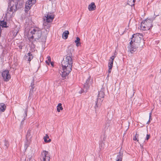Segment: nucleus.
<instances>
[{"label": "nucleus", "mask_w": 161, "mask_h": 161, "mask_svg": "<svg viewBox=\"0 0 161 161\" xmlns=\"http://www.w3.org/2000/svg\"><path fill=\"white\" fill-rule=\"evenodd\" d=\"M28 112V109L26 108L25 111V114L24 115V120H25L26 119V117L27 116V114Z\"/></svg>", "instance_id": "c756f323"}, {"label": "nucleus", "mask_w": 161, "mask_h": 161, "mask_svg": "<svg viewBox=\"0 0 161 161\" xmlns=\"http://www.w3.org/2000/svg\"><path fill=\"white\" fill-rule=\"evenodd\" d=\"M34 91V90H30V93H29V98L31 96L33 95V94L34 93V92H33Z\"/></svg>", "instance_id": "473e14b6"}, {"label": "nucleus", "mask_w": 161, "mask_h": 161, "mask_svg": "<svg viewBox=\"0 0 161 161\" xmlns=\"http://www.w3.org/2000/svg\"><path fill=\"white\" fill-rule=\"evenodd\" d=\"M33 0H29L26 2V3L28 4V5H31V7L33 4L35 3H33Z\"/></svg>", "instance_id": "bb28decb"}, {"label": "nucleus", "mask_w": 161, "mask_h": 161, "mask_svg": "<svg viewBox=\"0 0 161 161\" xmlns=\"http://www.w3.org/2000/svg\"><path fill=\"white\" fill-rule=\"evenodd\" d=\"M6 107L3 103H0V110L1 112H4L6 109Z\"/></svg>", "instance_id": "f3484780"}, {"label": "nucleus", "mask_w": 161, "mask_h": 161, "mask_svg": "<svg viewBox=\"0 0 161 161\" xmlns=\"http://www.w3.org/2000/svg\"><path fill=\"white\" fill-rule=\"evenodd\" d=\"M126 32V30L125 29V31L124 32V33H125V32Z\"/></svg>", "instance_id": "5fc2aeb1"}, {"label": "nucleus", "mask_w": 161, "mask_h": 161, "mask_svg": "<svg viewBox=\"0 0 161 161\" xmlns=\"http://www.w3.org/2000/svg\"><path fill=\"white\" fill-rule=\"evenodd\" d=\"M24 3L23 0H8L7 13L10 14L9 12H15L20 9L23 7Z\"/></svg>", "instance_id": "7ed1b4c3"}, {"label": "nucleus", "mask_w": 161, "mask_h": 161, "mask_svg": "<svg viewBox=\"0 0 161 161\" xmlns=\"http://www.w3.org/2000/svg\"><path fill=\"white\" fill-rule=\"evenodd\" d=\"M30 33L32 34L31 36L28 37L29 40L33 39L34 40L33 42H46L47 35V34L44 35L42 33V31L39 28L36 27L31 30Z\"/></svg>", "instance_id": "f03ea898"}, {"label": "nucleus", "mask_w": 161, "mask_h": 161, "mask_svg": "<svg viewBox=\"0 0 161 161\" xmlns=\"http://www.w3.org/2000/svg\"><path fill=\"white\" fill-rule=\"evenodd\" d=\"M48 152L46 151H43L42 154V156L41 160H43L42 161H49L50 157L49 155L48 154Z\"/></svg>", "instance_id": "9b49d317"}, {"label": "nucleus", "mask_w": 161, "mask_h": 161, "mask_svg": "<svg viewBox=\"0 0 161 161\" xmlns=\"http://www.w3.org/2000/svg\"><path fill=\"white\" fill-rule=\"evenodd\" d=\"M108 76H109V75H108V76H107L108 77Z\"/></svg>", "instance_id": "13d9d810"}, {"label": "nucleus", "mask_w": 161, "mask_h": 161, "mask_svg": "<svg viewBox=\"0 0 161 161\" xmlns=\"http://www.w3.org/2000/svg\"><path fill=\"white\" fill-rule=\"evenodd\" d=\"M155 17H156L149 19L147 18V19L144 20H146L145 24L146 25V26H144V28H146L144 29L145 30H149L152 28L153 27V25L152 24L153 21L155 19Z\"/></svg>", "instance_id": "0eeeda50"}, {"label": "nucleus", "mask_w": 161, "mask_h": 161, "mask_svg": "<svg viewBox=\"0 0 161 161\" xmlns=\"http://www.w3.org/2000/svg\"><path fill=\"white\" fill-rule=\"evenodd\" d=\"M50 63H51V65L52 66H53V65H54V63L53 62H50Z\"/></svg>", "instance_id": "de8ad7c7"}, {"label": "nucleus", "mask_w": 161, "mask_h": 161, "mask_svg": "<svg viewBox=\"0 0 161 161\" xmlns=\"http://www.w3.org/2000/svg\"><path fill=\"white\" fill-rule=\"evenodd\" d=\"M31 153H28L27 156V158H28L30 160L32 158V154Z\"/></svg>", "instance_id": "7c9ffc66"}, {"label": "nucleus", "mask_w": 161, "mask_h": 161, "mask_svg": "<svg viewBox=\"0 0 161 161\" xmlns=\"http://www.w3.org/2000/svg\"><path fill=\"white\" fill-rule=\"evenodd\" d=\"M0 30H1V27H0Z\"/></svg>", "instance_id": "4d7b16f0"}, {"label": "nucleus", "mask_w": 161, "mask_h": 161, "mask_svg": "<svg viewBox=\"0 0 161 161\" xmlns=\"http://www.w3.org/2000/svg\"><path fill=\"white\" fill-rule=\"evenodd\" d=\"M110 62H109L108 63V67H110V69L111 68H112L113 66V60H110Z\"/></svg>", "instance_id": "c85d7f7f"}, {"label": "nucleus", "mask_w": 161, "mask_h": 161, "mask_svg": "<svg viewBox=\"0 0 161 161\" xmlns=\"http://www.w3.org/2000/svg\"><path fill=\"white\" fill-rule=\"evenodd\" d=\"M108 68H109V69L108 70V74H109V73H111V70H112V68H111L110 69V67H108Z\"/></svg>", "instance_id": "58836bf2"}, {"label": "nucleus", "mask_w": 161, "mask_h": 161, "mask_svg": "<svg viewBox=\"0 0 161 161\" xmlns=\"http://www.w3.org/2000/svg\"><path fill=\"white\" fill-rule=\"evenodd\" d=\"M92 80L91 79V76H89L84 84L83 88L81 89V91L79 92V93L81 94L87 92L89 89L90 86L92 84Z\"/></svg>", "instance_id": "39448f33"}, {"label": "nucleus", "mask_w": 161, "mask_h": 161, "mask_svg": "<svg viewBox=\"0 0 161 161\" xmlns=\"http://www.w3.org/2000/svg\"><path fill=\"white\" fill-rule=\"evenodd\" d=\"M33 81L32 82H31V86H34V80H33Z\"/></svg>", "instance_id": "4c0bfd02"}, {"label": "nucleus", "mask_w": 161, "mask_h": 161, "mask_svg": "<svg viewBox=\"0 0 161 161\" xmlns=\"http://www.w3.org/2000/svg\"><path fill=\"white\" fill-rule=\"evenodd\" d=\"M132 0H128V4L131 7L135 6V3H132Z\"/></svg>", "instance_id": "cd10ccee"}, {"label": "nucleus", "mask_w": 161, "mask_h": 161, "mask_svg": "<svg viewBox=\"0 0 161 161\" xmlns=\"http://www.w3.org/2000/svg\"><path fill=\"white\" fill-rule=\"evenodd\" d=\"M31 7L30 5H28V4H26V3H25V8L29 10L30 9Z\"/></svg>", "instance_id": "2f4dec72"}, {"label": "nucleus", "mask_w": 161, "mask_h": 161, "mask_svg": "<svg viewBox=\"0 0 161 161\" xmlns=\"http://www.w3.org/2000/svg\"><path fill=\"white\" fill-rule=\"evenodd\" d=\"M160 142L161 143V137L160 138Z\"/></svg>", "instance_id": "6e6d98bb"}, {"label": "nucleus", "mask_w": 161, "mask_h": 161, "mask_svg": "<svg viewBox=\"0 0 161 161\" xmlns=\"http://www.w3.org/2000/svg\"><path fill=\"white\" fill-rule=\"evenodd\" d=\"M69 59L66 57L64 58L61 63L63 71L61 72L62 74H60V75H61L63 80L66 78V77L72 70V59L71 60Z\"/></svg>", "instance_id": "f257e3e1"}, {"label": "nucleus", "mask_w": 161, "mask_h": 161, "mask_svg": "<svg viewBox=\"0 0 161 161\" xmlns=\"http://www.w3.org/2000/svg\"><path fill=\"white\" fill-rule=\"evenodd\" d=\"M31 130H28V131L27 132V134L26 135V140L27 141L29 139V138L30 137L31 138Z\"/></svg>", "instance_id": "393cba45"}, {"label": "nucleus", "mask_w": 161, "mask_h": 161, "mask_svg": "<svg viewBox=\"0 0 161 161\" xmlns=\"http://www.w3.org/2000/svg\"><path fill=\"white\" fill-rule=\"evenodd\" d=\"M123 157V153L119 152V154L117 155L116 161H122Z\"/></svg>", "instance_id": "a211bd4d"}, {"label": "nucleus", "mask_w": 161, "mask_h": 161, "mask_svg": "<svg viewBox=\"0 0 161 161\" xmlns=\"http://www.w3.org/2000/svg\"><path fill=\"white\" fill-rule=\"evenodd\" d=\"M146 20H143L141 22V24L140 25V27L142 28V29L143 31H145V28H144V26H146V25L145 24Z\"/></svg>", "instance_id": "412c9836"}, {"label": "nucleus", "mask_w": 161, "mask_h": 161, "mask_svg": "<svg viewBox=\"0 0 161 161\" xmlns=\"http://www.w3.org/2000/svg\"><path fill=\"white\" fill-rule=\"evenodd\" d=\"M50 62H49L48 61H47V60H46V63L47 64H48V65H49L50 64H49V63Z\"/></svg>", "instance_id": "37998d69"}, {"label": "nucleus", "mask_w": 161, "mask_h": 161, "mask_svg": "<svg viewBox=\"0 0 161 161\" xmlns=\"http://www.w3.org/2000/svg\"><path fill=\"white\" fill-rule=\"evenodd\" d=\"M142 34H140V33H136L133 34L131 38V40H132L133 42H136L139 44V43L141 42V39L143 38Z\"/></svg>", "instance_id": "423d86ee"}, {"label": "nucleus", "mask_w": 161, "mask_h": 161, "mask_svg": "<svg viewBox=\"0 0 161 161\" xmlns=\"http://www.w3.org/2000/svg\"><path fill=\"white\" fill-rule=\"evenodd\" d=\"M24 119L22 120L21 122V125H20V127L21 128L22 127V126H21V125H23V123H24Z\"/></svg>", "instance_id": "a19ab883"}, {"label": "nucleus", "mask_w": 161, "mask_h": 161, "mask_svg": "<svg viewBox=\"0 0 161 161\" xmlns=\"http://www.w3.org/2000/svg\"><path fill=\"white\" fill-rule=\"evenodd\" d=\"M74 51V49L72 48H68L67 51V54L66 57H67L69 58V59L71 60H72V59L71 57L72 56V53Z\"/></svg>", "instance_id": "4468645a"}, {"label": "nucleus", "mask_w": 161, "mask_h": 161, "mask_svg": "<svg viewBox=\"0 0 161 161\" xmlns=\"http://www.w3.org/2000/svg\"><path fill=\"white\" fill-rule=\"evenodd\" d=\"M115 56H112L111 57L110 59L111 60H113V61H114V58H115Z\"/></svg>", "instance_id": "e433bc0d"}, {"label": "nucleus", "mask_w": 161, "mask_h": 161, "mask_svg": "<svg viewBox=\"0 0 161 161\" xmlns=\"http://www.w3.org/2000/svg\"><path fill=\"white\" fill-rule=\"evenodd\" d=\"M104 95L105 94L103 91L101 90L98 92L97 95L98 98L97 101H95V105L94 106L96 113H97L100 108L102 103L103 101V99H102V98H103L104 97Z\"/></svg>", "instance_id": "20e7f679"}, {"label": "nucleus", "mask_w": 161, "mask_h": 161, "mask_svg": "<svg viewBox=\"0 0 161 161\" xmlns=\"http://www.w3.org/2000/svg\"><path fill=\"white\" fill-rule=\"evenodd\" d=\"M19 48L20 49H21L22 48V46L21 45H19Z\"/></svg>", "instance_id": "8fccbe9b"}, {"label": "nucleus", "mask_w": 161, "mask_h": 161, "mask_svg": "<svg viewBox=\"0 0 161 161\" xmlns=\"http://www.w3.org/2000/svg\"><path fill=\"white\" fill-rule=\"evenodd\" d=\"M80 38L78 37H77L76 40L75 41V42L76 43V45L77 47L80 46Z\"/></svg>", "instance_id": "b1692460"}, {"label": "nucleus", "mask_w": 161, "mask_h": 161, "mask_svg": "<svg viewBox=\"0 0 161 161\" xmlns=\"http://www.w3.org/2000/svg\"><path fill=\"white\" fill-rule=\"evenodd\" d=\"M150 137V134H147L146 135V137L145 139V140L148 141Z\"/></svg>", "instance_id": "72a5a7b5"}, {"label": "nucleus", "mask_w": 161, "mask_h": 161, "mask_svg": "<svg viewBox=\"0 0 161 161\" xmlns=\"http://www.w3.org/2000/svg\"><path fill=\"white\" fill-rule=\"evenodd\" d=\"M43 139L44 142L46 143H49L51 141V139L49 138L48 135L47 134H46L45 136L44 137Z\"/></svg>", "instance_id": "6ab92c4d"}, {"label": "nucleus", "mask_w": 161, "mask_h": 161, "mask_svg": "<svg viewBox=\"0 0 161 161\" xmlns=\"http://www.w3.org/2000/svg\"><path fill=\"white\" fill-rule=\"evenodd\" d=\"M5 17H4V19L2 20H0V27L2 28H7L9 27V24L7 22L8 21L7 19H5Z\"/></svg>", "instance_id": "f8f14e48"}, {"label": "nucleus", "mask_w": 161, "mask_h": 161, "mask_svg": "<svg viewBox=\"0 0 161 161\" xmlns=\"http://www.w3.org/2000/svg\"><path fill=\"white\" fill-rule=\"evenodd\" d=\"M3 142H4V145L3 146V147L5 148V149L7 148L9 146V144L8 143V141L6 140V139H5L4 140Z\"/></svg>", "instance_id": "5701e85b"}, {"label": "nucleus", "mask_w": 161, "mask_h": 161, "mask_svg": "<svg viewBox=\"0 0 161 161\" xmlns=\"http://www.w3.org/2000/svg\"><path fill=\"white\" fill-rule=\"evenodd\" d=\"M117 54V53L115 51V52L114 53V54L113 56H115V57H116V55Z\"/></svg>", "instance_id": "79ce46f5"}, {"label": "nucleus", "mask_w": 161, "mask_h": 161, "mask_svg": "<svg viewBox=\"0 0 161 161\" xmlns=\"http://www.w3.org/2000/svg\"><path fill=\"white\" fill-rule=\"evenodd\" d=\"M138 45L137 43L133 42L132 40H131L130 42V44L127 47L130 52L131 53H133L136 51L137 48H138Z\"/></svg>", "instance_id": "6e6552de"}, {"label": "nucleus", "mask_w": 161, "mask_h": 161, "mask_svg": "<svg viewBox=\"0 0 161 161\" xmlns=\"http://www.w3.org/2000/svg\"><path fill=\"white\" fill-rule=\"evenodd\" d=\"M151 122V121L150 120H149L148 121L147 123V124H149Z\"/></svg>", "instance_id": "a18cd8bd"}, {"label": "nucleus", "mask_w": 161, "mask_h": 161, "mask_svg": "<svg viewBox=\"0 0 161 161\" xmlns=\"http://www.w3.org/2000/svg\"><path fill=\"white\" fill-rule=\"evenodd\" d=\"M138 136H139V135L138 134H137V133H136L135 135V136H136V137H137V138H138Z\"/></svg>", "instance_id": "09e8293b"}, {"label": "nucleus", "mask_w": 161, "mask_h": 161, "mask_svg": "<svg viewBox=\"0 0 161 161\" xmlns=\"http://www.w3.org/2000/svg\"><path fill=\"white\" fill-rule=\"evenodd\" d=\"M35 86H31V88H30V90H34V88Z\"/></svg>", "instance_id": "c03bdc74"}, {"label": "nucleus", "mask_w": 161, "mask_h": 161, "mask_svg": "<svg viewBox=\"0 0 161 161\" xmlns=\"http://www.w3.org/2000/svg\"><path fill=\"white\" fill-rule=\"evenodd\" d=\"M47 58H48V60L49 62H51V58L50 56H48L47 57Z\"/></svg>", "instance_id": "ea45409f"}, {"label": "nucleus", "mask_w": 161, "mask_h": 161, "mask_svg": "<svg viewBox=\"0 0 161 161\" xmlns=\"http://www.w3.org/2000/svg\"><path fill=\"white\" fill-rule=\"evenodd\" d=\"M57 111L58 112H60L61 110H63V108L62 106V104L61 103H59L57 107Z\"/></svg>", "instance_id": "4be33fe9"}, {"label": "nucleus", "mask_w": 161, "mask_h": 161, "mask_svg": "<svg viewBox=\"0 0 161 161\" xmlns=\"http://www.w3.org/2000/svg\"><path fill=\"white\" fill-rule=\"evenodd\" d=\"M33 3H35L36 2V0H33Z\"/></svg>", "instance_id": "864d4df0"}, {"label": "nucleus", "mask_w": 161, "mask_h": 161, "mask_svg": "<svg viewBox=\"0 0 161 161\" xmlns=\"http://www.w3.org/2000/svg\"><path fill=\"white\" fill-rule=\"evenodd\" d=\"M106 138L105 137V135H103V141H101V142H100V143H99V145H100L99 147L100 148L101 150V148H100V147H101L100 145H101V147H102L103 144V145H104V143L103 142V141H104L105 140V139H106Z\"/></svg>", "instance_id": "a878e982"}, {"label": "nucleus", "mask_w": 161, "mask_h": 161, "mask_svg": "<svg viewBox=\"0 0 161 161\" xmlns=\"http://www.w3.org/2000/svg\"><path fill=\"white\" fill-rule=\"evenodd\" d=\"M33 56L32 54L31 53V52H29L28 53L27 55H25L24 57V58L25 60H27L29 63H30L31 60L33 59Z\"/></svg>", "instance_id": "ddd939ff"}, {"label": "nucleus", "mask_w": 161, "mask_h": 161, "mask_svg": "<svg viewBox=\"0 0 161 161\" xmlns=\"http://www.w3.org/2000/svg\"><path fill=\"white\" fill-rule=\"evenodd\" d=\"M29 10L25 8V13H27Z\"/></svg>", "instance_id": "49530a36"}, {"label": "nucleus", "mask_w": 161, "mask_h": 161, "mask_svg": "<svg viewBox=\"0 0 161 161\" xmlns=\"http://www.w3.org/2000/svg\"><path fill=\"white\" fill-rule=\"evenodd\" d=\"M141 145V147H142V150H143V145H142V146L141 145Z\"/></svg>", "instance_id": "603ef678"}, {"label": "nucleus", "mask_w": 161, "mask_h": 161, "mask_svg": "<svg viewBox=\"0 0 161 161\" xmlns=\"http://www.w3.org/2000/svg\"><path fill=\"white\" fill-rule=\"evenodd\" d=\"M133 140L134 141H137V142L139 141L138 140V138L136 137V136H135L133 139Z\"/></svg>", "instance_id": "c9c22d12"}, {"label": "nucleus", "mask_w": 161, "mask_h": 161, "mask_svg": "<svg viewBox=\"0 0 161 161\" xmlns=\"http://www.w3.org/2000/svg\"><path fill=\"white\" fill-rule=\"evenodd\" d=\"M2 76L4 80L6 82L8 81L11 77V75L9 74V70L7 69L5 70L2 72Z\"/></svg>", "instance_id": "1a4fd4ad"}, {"label": "nucleus", "mask_w": 161, "mask_h": 161, "mask_svg": "<svg viewBox=\"0 0 161 161\" xmlns=\"http://www.w3.org/2000/svg\"><path fill=\"white\" fill-rule=\"evenodd\" d=\"M69 34V32L68 31H65L63 33L62 37L63 39H67Z\"/></svg>", "instance_id": "aec40b11"}, {"label": "nucleus", "mask_w": 161, "mask_h": 161, "mask_svg": "<svg viewBox=\"0 0 161 161\" xmlns=\"http://www.w3.org/2000/svg\"><path fill=\"white\" fill-rule=\"evenodd\" d=\"M48 23L46 21H45L43 23V26H44V28L47 32V34L48 32H49V28L51 26V25L48 24Z\"/></svg>", "instance_id": "2eb2a0df"}, {"label": "nucleus", "mask_w": 161, "mask_h": 161, "mask_svg": "<svg viewBox=\"0 0 161 161\" xmlns=\"http://www.w3.org/2000/svg\"><path fill=\"white\" fill-rule=\"evenodd\" d=\"M152 112H150V113H149V120H152Z\"/></svg>", "instance_id": "f704fd0d"}, {"label": "nucleus", "mask_w": 161, "mask_h": 161, "mask_svg": "<svg viewBox=\"0 0 161 161\" xmlns=\"http://www.w3.org/2000/svg\"><path fill=\"white\" fill-rule=\"evenodd\" d=\"M136 0H132V3H135L136 2Z\"/></svg>", "instance_id": "3c124183"}, {"label": "nucleus", "mask_w": 161, "mask_h": 161, "mask_svg": "<svg viewBox=\"0 0 161 161\" xmlns=\"http://www.w3.org/2000/svg\"><path fill=\"white\" fill-rule=\"evenodd\" d=\"M45 17L46 19H44V21H45L46 20L47 22L51 23L53 21L54 18V15L48 13L46 14V15H45Z\"/></svg>", "instance_id": "9d476101"}, {"label": "nucleus", "mask_w": 161, "mask_h": 161, "mask_svg": "<svg viewBox=\"0 0 161 161\" xmlns=\"http://www.w3.org/2000/svg\"><path fill=\"white\" fill-rule=\"evenodd\" d=\"M89 10L90 11H92L94 10L96 8V6L95 5V3L92 2L89 4L88 7Z\"/></svg>", "instance_id": "dca6fc26"}]
</instances>
